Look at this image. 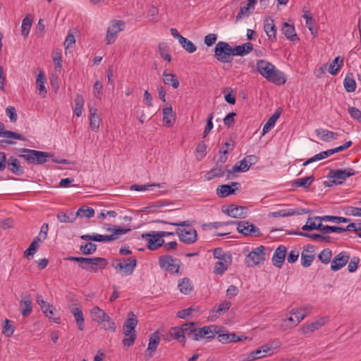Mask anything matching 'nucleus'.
<instances>
[{"label": "nucleus", "mask_w": 361, "mask_h": 361, "mask_svg": "<svg viewBox=\"0 0 361 361\" xmlns=\"http://www.w3.org/2000/svg\"><path fill=\"white\" fill-rule=\"evenodd\" d=\"M164 125L166 127H171L176 121V115L172 106L165 107L162 110Z\"/></svg>", "instance_id": "nucleus-27"}, {"label": "nucleus", "mask_w": 361, "mask_h": 361, "mask_svg": "<svg viewBox=\"0 0 361 361\" xmlns=\"http://www.w3.org/2000/svg\"><path fill=\"white\" fill-rule=\"evenodd\" d=\"M253 49V46L250 42H246L241 45L235 46L233 48L234 56H245L249 54Z\"/></svg>", "instance_id": "nucleus-39"}, {"label": "nucleus", "mask_w": 361, "mask_h": 361, "mask_svg": "<svg viewBox=\"0 0 361 361\" xmlns=\"http://www.w3.org/2000/svg\"><path fill=\"white\" fill-rule=\"evenodd\" d=\"M32 25V20L28 18L25 17L21 25L22 30V35L25 37H27L29 35L30 30Z\"/></svg>", "instance_id": "nucleus-56"}, {"label": "nucleus", "mask_w": 361, "mask_h": 361, "mask_svg": "<svg viewBox=\"0 0 361 361\" xmlns=\"http://www.w3.org/2000/svg\"><path fill=\"white\" fill-rule=\"evenodd\" d=\"M281 30L287 39L293 42L299 39V38L297 37L295 27L293 25H290L289 23L285 22L283 24Z\"/></svg>", "instance_id": "nucleus-31"}, {"label": "nucleus", "mask_w": 361, "mask_h": 361, "mask_svg": "<svg viewBox=\"0 0 361 361\" xmlns=\"http://www.w3.org/2000/svg\"><path fill=\"white\" fill-rule=\"evenodd\" d=\"M227 169V166H226L225 169L224 166L218 165L207 172L204 174V178L206 180H210L216 177H223L225 174V171H226Z\"/></svg>", "instance_id": "nucleus-29"}, {"label": "nucleus", "mask_w": 361, "mask_h": 361, "mask_svg": "<svg viewBox=\"0 0 361 361\" xmlns=\"http://www.w3.org/2000/svg\"><path fill=\"white\" fill-rule=\"evenodd\" d=\"M76 217L78 216H85L88 219L94 216V210L93 208L90 207H82L78 209L77 212L75 213Z\"/></svg>", "instance_id": "nucleus-52"}, {"label": "nucleus", "mask_w": 361, "mask_h": 361, "mask_svg": "<svg viewBox=\"0 0 361 361\" xmlns=\"http://www.w3.org/2000/svg\"><path fill=\"white\" fill-rule=\"evenodd\" d=\"M314 176H310L308 177H305L302 178H298L294 180L293 183V187H302L304 188H307L310 186L312 183L314 181Z\"/></svg>", "instance_id": "nucleus-44"}, {"label": "nucleus", "mask_w": 361, "mask_h": 361, "mask_svg": "<svg viewBox=\"0 0 361 361\" xmlns=\"http://www.w3.org/2000/svg\"><path fill=\"white\" fill-rule=\"evenodd\" d=\"M326 322V319L325 317H322L318 320H316L312 323L308 324L306 326H304L299 331L302 334H307L309 333H312L316 330L320 329L322 326L325 324Z\"/></svg>", "instance_id": "nucleus-22"}, {"label": "nucleus", "mask_w": 361, "mask_h": 361, "mask_svg": "<svg viewBox=\"0 0 361 361\" xmlns=\"http://www.w3.org/2000/svg\"><path fill=\"white\" fill-rule=\"evenodd\" d=\"M106 231H111V235H100L95 234L94 237L95 242H111L117 240L120 235H123L130 231V228H125L121 226H114L113 227H108Z\"/></svg>", "instance_id": "nucleus-8"}, {"label": "nucleus", "mask_w": 361, "mask_h": 361, "mask_svg": "<svg viewBox=\"0 0 361 361\" xmlns=\"http://www.w3.org/2000/svg\"><path fill=\"white\" fill-rule=\"evenodd\" d=\"M111 266L117 272L130 276L137 266V259L135 257L115 259L112 261Z\"/></svg>", "instance_id": "nucleus-6"}, {"label": "nucleus", "mask_w": 361, "mask_h": 361, "mask_svg": "<svg viewBox=\"0 0 361 361\" xmlns=\"http://www.w3.org/2000/svg\"><path fill=\"white\" fill-rule=\"evenodd\" d=\"M91 315L92 319L99 324L104 322L105 318L108 317V314L97 306L91 310Z\"/></svg>", "instance_id": "nucleus-40"}, {"label": "nucleus", "mask_w": 361, "mask_h": 361, "mask_svg": "<svg viewBox=\"0 0 361 361\" xmlns=\"http://www.w3.org/2000/svg\"><path fill=\"white\" fill-rule=\"evenodd\" d=\"M286 255V246L281 245L274 251L272 257L273 264L281 268L284 263V260Z\"/></svg>", "instance_id": "nucleus-19"}, {"label": "nucleus", "mask_w": 361, "mask_h": 361, "mask_svg": "<svg viewBox=\"0 0 361 361\" xmlns=\"http://www.w3.org/2000/svg\"><path fill=\"white\" fill-rule=\"evenodd\" d=\"M6 115L9 117L11 122L15 123L18 119V115L15 107L8 106L6 109Z\"/></svg>", "instance_id": "nucleus-63"}, {"label": "nucleus", "mask_w": 361, "mask_h": 361, "mask_svg": "<svg viewBox=\"0 0 361 361\" xmlns=\"http://www.w3.org/2000/svg\"><path fill=\"white\" fill-rule=\"evenodd\" d=\"M180 260L171 255H161L159 257V267L171 274L178 272Z\"/></svg>", "instance_id": "nucleus-11"}, {"label": "nucleus", "mask_w": 361, "mask_h": 361, "mask_svg": "<svg viewBox=\"0 0 361 361\" xmlns=\"http://www.w3.org/2000/svg\"><path fill=\"white\" fill-rule=\"evenodd\" d=\"M20 309L23 317L29 316L32 312V302L30 295H26L20 302Z\"/></svg>", "instance_id": "nucleus-25"}, {"label": "nucleus", "mask_w": 361, "mask_h": 361, "mask_svg": "<svg viewBox=\"0 0 361 361\" xmlns=\"http://www.w3.org/2000/svg\"><path fill=\"white\" fill-rule=\"evenodd\" d=\"M154 222L178 226V228H176V234L178 236L180 241L185 244L190 245L197 241V231L195 229L190 228L192 224V221L190 220L170 222L164 220L157 219L155 220Z\"/></svg>", "instance_id": "nucleus-2"}, {"label": "nucleus", "mask_w": 361, "mask_h": 361, "mask_svg": "<svg viewBox=\"0 0 361 361\" xmlns=\"http://www.w3.org/2000/svg\"><path fill=\"white\" fill-rule=\"evenodd\" d=\"M46 82V78L42 72H40L36 80L37 89L39 90V94L42 97H45L47 94V90L44 86Z\"/></svg>", "instance_id": "nucleus-42"}, {"label": "nucleus", "mask_w": 361, "mask_h": 361, "mask_svg": "<svg viewBox=\"0 0 361 361\" xmlns=\"http://www.w3.org/2000/svg\"><path fill=\"white\" fill-rule=\"evenodd\" d=\"M218 333V338L219 342L222 343H228L230 342H238L241 340L240 336L236 335L234 333L232 334H219L218 328L216 329Z\"/></svg>", "instance_id": "nucleus-38"}, {"label": "nucleus", "mask_w": 361, "mask_h": 361, "mask_svg": "<svg viewBox=\"0 0 361 361\" xmlns=\"http://www.w3.org/2000/svg\"><path fill=\"white\" fill-rule=\"evenodd\" d=\"M350 256L345 252H341L335 256L331 262V269L333 271H338L348 263Z\"/></svg>", "instance_id": "nucleus-18"}, {"label": "nucleus", "mask_w": 361, "mask_h": 361, "mask_svg": "<svg viewBox=\"0 0 361 361\" xmlns=\"http://www.w3.org/2000/svg\"><path fill=\"white\" fill-rule=\"evenodd\" d=\"M281 114V111L279 109L275 111L274 114L268 119L267 122L264 125L262 134L267 133L275 126V123Z\"/></svg>", "instance_id": "nucleus-32"}, {"label": "nucleus", "mask_w": 361, "mask_h": 361, "mask_svg": "<svg viewBox=\"0 0 361 361\" xmlns=\"http://www.w3.org/2000/svg\"><path fill=\"white\" fill-rule=\"evenodd\" d=\"M14 332V327L10 324V321L7 319H5V324L3 326L2 333L6 336L10 337Z\"/></svg>", "instance_id": "nucleus-61"}, {"label": "nucleus", "mask_w": 361, "mask_h": 361, "mask_svg": "<svg viewBox=\"0 0 361 361\" xmlns=\"http://www.w3.org/2000/svg\"><path fill=\"white\" fill-rule=\"evenodd\" d=\"M90 128L94 131L97 132L99 128L101 118L97 114V109L94 107L90 108Z\"/></svg>", "instance_id": "nucleus-26"}, {"label": "nucleus", "mask_w": 361, "mask_h": 361, "mask_svg": "<svg viewBox=\"0 0 361 361\" xmlns=\"http://www.w3.org/2000/svg\"><path fill=\"white\" fill-rule=\"evenodd\" d=\"M6 164L8 166V169L11 171L13 174L16 176H20L24 173V169L20 165L19 160L11 156L6 160Z\"/></svg>", "instance_id": "nucleus-21"}, {"label": "nucleus", "mask_w": 361, "mask_h": 361, "mask_svg": "<svg viewBox=\"0 0 361 361\" xmlns=\"http://www.w3.org/2000/svg\"><path fill=\"white\" fill-rule=\"evenodd\" d=\"M231 260L227 259V262H225L224 260H220L216 262L214 266V273L216 274H223L224 272L228 269V262H230Z\"/></svg>", "instance_id": "nucleus-55"}, {"label": "nucleus", "mask_w": 361, "mask_h": 361, "mask_svg": "<svg viewBox=\"0 0 361 361\" xmlns=\"http://www.w3.org/2000/svg\"><path fill=\"white\" fill-rule=\"evenodd\" d=\"M142 238L147 242V247L150 250H156L164 245V240L159 236L158 231L142 233Z\"/></svg>", "instance_id": "nucleus-13"}, {"label": "nucleus", "mask_w": 361, "mask_h": 361, "mask_svg": "<svg viewBox=\"0 0 361 361\" xmlns=\"http://www.w3.org/2000/svg\"><path fill=\"white\" fill-rule=\"evenodd\" d=\"M235 221V224H237V230L239 233L245 235L259 236L261 235L259 229L252 224H250L248 221Z\"/></svg>", "instance_id": "nucleus-15"}, {"label": "nucleus", "mask_w": 361, "mask_h": 361, "mask_svg": "<svg viewBox=\"0 0 361 361\" xmlns=\"http://www.w3.org/2000/svg\"><path fill=\"white\" fill-rule=\"evenodd\" d=\"M56 216L58 220L61 223H73L76 219V215L73 212H71L69 214L59 212Z\"/></svg>", "instance_id": "nucleus-49"}, {"label": "nucleus", "mask_w": 361, "mask_h": 361, "mask_svg": "<svg viewBox=\"0 0 361 361\" xmlns=\"http://www.w3.org/2000/svg\"><path fill=\"white\" fill-rule=\"evenodd\" d=\"M217 326L209 325L202 328H196L195 322H188L181 326H176L170 330V336L178 341L183 345L185 343L186 336L194 341H200L202 338L211 340L216 336Z\"/></svg>", "instance_id": "nucleus-1"}, {"label": "nucleus", "mask_w": 361, "mask_h": 361, "mask_svg": "<svg viewBox=\"0 0 361 361\" xmlns=\"http://www.w3.org/2000/svg\"><path fill=\"white\" fill-rule=\"evenodd\" d=\"M159 341L160 338L158 335V332H154L151 335L149 340V344L147 348V350L149 352V358L152 357L154 355L155 351L157 350Z\"/></svg>", "instance_id": "nucleus-36"}, {"label": "nucleus", "mask_w": 361, "mask_h": 361, "mask_svg": "<svg viewBox=\"0 0 361 361\" xmlns=\"http://www.w3.org/2000/svg\"><path fill=\"white\" fill-rule=\"evenodd\" d=\"M309 210L301 209H281L277 212H273L269 214V216L277 218V217H286L293 215H300L302 214L308 213Z\"/></svg>", "instance_id": "nucleus-23"}, {"label": "nucleus", "mask_w": 361, "mask_h": 361, "mask_svg": "<svg viewBox=\"0 0 361 361\" xmlns=\"http://www.w3.org/2000/svg\"><path fill=\"white\" fill-rule=\"evenodd\" d=\"M290 314L294 315L295 317V322L291 323L286 325V328L292 329L298 325L302 320L305 319L307 315L306 310L305 308L301 309H293L290 312Z\"/></svg>", "instance_id": "nucleus-34"}, {"label": "nucleus", "mask_w": 361, "mask_h": 361, "mask_svg": "<svg viewBox=\"0 0 361 361\" xmlns=\"http://www.w3.org/2000/svg\"><path fill=\"white\" fill-rule=\"evenodd\" d=\"M213 255L215 258L219 259V261L224 260L225 262H227L228 260H231V257L230 255H225L222 248L217 247L214 249Z\"/></svg>", "instance_id": "nucleus-58"}, {"label": "nucleus", "mask_w": 361, "mask_h": 361, "mask_svg": "<svg viewBox=\"0 0 361 361\" xmlns=\"http://www.w3.org/2000/svg\"><path fill=\"white\" fill-rule=\"evenodd\" d=\"M293 234L304 236L306 238H311L314 241H325L330 242L331 237L329 235H323L320 234H312L308 233H303L301 231H295L293 233Z\"/></svg>", "instance_id": "nucleus-41"}, {"label": "nucleus", "mask_w": 361, "mask_h": 361, "mask_svg": "<svg viewBox=\"0 0 361 361\" xmlns=\"http://www.w3.org/2000/svg\"><path fill=\"white\" fill-rule=\"evenodd\" d=\"M137 324V319L135 314L133 312H129L128 319L124 323L123 328L125 335V338L122 341L123 345L130 347L133 345L137 337L135 329Z\"/></svg>", "instance_id": "nucleus-5"}, {"label": "nucleus", "mask_w": 361, "mask_h": 361, "mask_svg": "<svg viewBox=\"0 0 361 361\" xmlns=\"http://www.w3.org/2000/svg\"><path fill=\"white\" fill-rule=\"evenodd\" d=\"M264 30L267 37L272 42L276 40V27L274 20L271 18H266L264 23Z\"/></svg>", "instance_id": "nucleus-20"}, {"label": "nucleus", "mask_w": 361, "mask_h": 361, "mask_svg": "<svg viewBox=\"0 0 361 361\" xmlns=\"http://www.w3.org/2000/svg\"><path fill=\"white\" fill-rule=\"evenodd\" d=\"M179 43L185 51L190 54L194 53L197 49L196 46L191 41L184 37L180 38Z\"/></svg>", "instance_id": "nucleus-50"}, {"label": "nucleus", "mask_w": 361, "mask_h": 361, "mask_svg": "<svg viewBox=\"0 0 361 361\" xmlns=\"http://www.w3.org/2000/svg\"><path fill=\"white\" fill-rule=\"evenodd\" d=\"M264 247L259 246L253 249L245 257V264L248 267H252L259 264L265 259Z\"/></svg>", "instance_id": "nucleus-12"}, {"label": "nucleus", "mask_w": 361, "mask_h": 361, "mask_svg": "<svg viewBox=\"0 0 361 361\" xmlns=\"http://www.w3.org/2000/svg\"><path fill=\"white\" fill-rule=\"evenodd\" d=\"M238 185H240V183L237 182H232L231 185L227 184L219 185L216 188V195L221 198H224L235 193V189L233 188L232 186Z\"/></svg>", "instance_id": "nucleus-24"}, {"label": "nucleus", "mask_w": 361, "mask_h": 361, "mask_svg": "<svg viewBox=\"0 0 361 361\" xmlns=\"http://www.w3.org/2000/svg\"><path fill=\"white\" fill-rule=\"evenodd\" d=\"M97 250V245L89 242L85 243H82L80 247V250L84 255H91L93 254Z\"/></svg>", "instance_id": "nucleus-51"}, {"label": "nucleus", "mask_w": 361, "mask_h": 361, "mask_svg": "<svg viewBox=\"0 0 361 361\" xmlns=\"http://www.w3.org/2000/svg\"><path fill=\"white\" fill-rule=\"evenodd\" d=\"M250 165H249L247 159L245 157L240 161L237 162L232 168L231 170L227 169L226 172L228 173H232L235 172H245L249 170Z\"/></svg>", "instance_id": "nucleus-37"}, {"label": "nucleus", "mask_w": 361, "mask_h": 361, "mask_svg": "<svg viewBox=\"0 0 361 361\" xmlns=\"http://www.w3.org/2000/svg\"><path fill=\"white\" fill-rule=\"evenodd\" d=\"M256 68L263 77L271 82L280 85H283L286 81L284 73L277 70L271 63L266 60H258Z\"/></svg>", "instance_id": "nucleus-3"}, {"label": "nucleus", "mask_w": 361, "mask_h": 361, "mask_svg": "<svg viewBox=\"0 0 361 361\" xmlns=\"http://www.w3.org/2000/svg\"><path fill=\"white\" fill-rule=\"evenodd\" d=\"M346 215H352L354 216H361V208L348 206L344 209Z\"/></svg>", "instance_id": "nucleus-62"}, {"label": "nucleus", "mask_w": 361, "mask_h": 361, "mask_svg": "<svg viewBox=\"0 0 361 361\" xmlns=\"http://www.w3.org/2000/svg\"><path fill=\"white\" fill-rule=\"evenodd\" d=\"M83 269L90 272H97L99 269H104L108 264L106 259L103 257L86 258Z\"/></svg>", "instance_id": "nucleus-14"}, {"label": "nucleus", "mask_w": 361, "mask_h": 361, "mask_svg": "<svg viewBox=\"0 0 361 361\" xmlns=\"http://www.w3.org/2000/svg\"><path fill=\"white\" fill-rule=\"evenodd\" d=\"M348 114L352 118L361 121V111L356 107H349L348 109Z\"/></svg>", "instance_id": "nucleus-64"}, {"label": "nucleus", "mask_w": 361, "mask_h": 361, "mask_svg": "<svg viewBox=\"0 0 361 361\" xmlns=\"http://www.w3.org/2000/svg\"><path fill=\"white\" fill-rule=\"evenodd\" d=\"M314 247L307 245L301 253V264L304 267H310L314 259Z\"/></svg>", "instance_id": "nucleus-17"}, {"label": "nucleus", "mask_w": 361, "mask_h": 361, "mask_svg": "<svg viewBox=\"0 0 361 361\" xmlns=\"http://www.w3.org/2000/svg\"><path fill=\"white\" fill-rule=\"evenodd\" d=\"M163 82L165 85H171L174 89L178 88L180 85L177 76L175 74L167 73L166 70L163 72Z\"/></svg>", "instance_id": "nucleus-35"}, {"label": "nucleus", "mask_w": 361, "mask_h": 361, "mask_svg": "<svg viewBox=\"0 0 361 361\" xmlns=\"http://www.w3.org/2000/svg\"><path fill=\"white\" fill-rule=\"evenodd\" d=\"M159 53L161 56L168 62L171 61V56L169 54V47L165 42H160L158 45Z\"/></svg>", "instance_id": "nucleus-48"}, {"label": "nucleus", "mask_w": 361, "mask_h": 361, "mask_svg": "<svg viewBox=\"0 0 361 361\" xmlns=\"http://www.w3.org/2000/svg\"><path fill=\"white\" fill-rule=\"evenodd\" d=\"M0 137L14 138L15 140H19L23 141L26 140L25 137L22 134L11 130H6L5 126L1 121H0Z\"/></svg>", "instance_id": "nucleus-28"}, {"label": "nucleus", "mask_w": 361, "mask_h": 361, "mask_svg": "<svg viewBox=\"0 0 361 361\" xmlns=\"http://www.w3.org/2000/svg\"><path fill=\"white\" fill-rule=\"evenodd\" d=\"M332 252L329 248L324 249L318 255L319 259L324 264H328L331 258Z\"/></svg>", "instance_id": "nucleus-57"}, {"label": "nucleus", "mask_w": 361, "mask_h": 361, "mask_svg": "<svg viewBox=\"0 0 361 361\" xmlns=\"http://www.w3.org/2000/svg\"><path fill=\"white\" fill-rule=\"evenodd\" d=\"M178 287L179 290L185 295L189 294L192 290V283L188 278H183L180 281Z\"/></svg>", "instance_id": "nucleus-43"}, {"label": "nucleus", "mask_w": 361, "mask_h": 361, "mask_svg": "<svg viewBox=\"0 0 361 361\" xmlns=\"http://www.w3.org/2000/svg\"><path fill=\"white\" fill-rule=\"evenodd\" d=\"M36 300L44 313H47L48 310L51 309L52 305L44 301L42 295H38Z\"/></svg>", "instance_id": "nucleus-60"}, {"label": "nucleus", "mask_w": 361, "mask_h": 361, "mask_svg": "<svg viewBox=\"0 0 361 361\" xmlns=\"http://www.w3.org/2000/svg\"><path fill=\"white\" fill-rule=\"evenodd\" d=\"M70 311L75 317L78 329L82 331L85 328V324L82 310L78 307H72Z\"/></svg>", "instance_id": "nucleus-33"}, {"label": "nucleus", "mask_w": 361, "mask_h": 361, "mask_svg": "<svg viewBox=\"0 0 361 361\" xmlns=\"http://www.w3.org/2000/svg\"><path fill=\"white\" fill-rule=\"evenodd\" d=\"M317 136H320L321 139L324 142H330L331 140H337L338 134L326 129L319 128L315 130Z\"/></svg>", "instance_id": "nucleus-30"}, {"label": "nucleus", "mask_w": 361, "mask_h": 361, "mask_svg": "<svg viewBox=\"0 0 361 361\" xmlns=\"http://www.w3.org/2000/svg\"><path fill=\"white\" fill-rule=\"evenodd\" d=\"M231 307V302L230 301L225 300L220 303L217 308L214 307L212 310V313H216V314H221V313H225L226 312L230 307Z\"/></svg>", "instance_id": "nucleus-54"}, {"label": "nucleus", "mask_w": 361, "mask_h": 361, "mask_svg": "<svg viewBox=\"0 0 361 361\" xmlns=\"http://www.w3.org/2000/svg\"><path fill=\"white\" fill-rule=\"evenodd\" d=\"M126 27V24L122 20H113L109 23V25L106 30V41L107 44H113L117 37L118 34L123 30Z\"/></svg>", "instance_id": "nucleus-9"}, {"label": "nucleus", "mask_w": 361, "mask_h": 361, "mask_svg": "<svg viewBox=\"0 0 361 361\" xmlns=\"http://www.w3.org/2000/svg\"><path fill=\"white\" fill-rule=\"evenodd\" d=\"M75 107H74V114L76 116L80 117L82 115L83 106H84V99L81 94H76L75 99Z\"/></svg>", "instance_id": "nucleus-46"}, {"label": "nucleus", "mask_w": 361, "mask_h": 361, "mask_svg": "<svg viewBox=\"0 0 361 361\" xmlns=\"http://www.w3.org/2000/svg\"><path fill=\"white\" fill-rule=\"evenodd\" d=\"M343 85L347 92H353L356 88V82L355 80L348 75H347L344 79Z\"/></svg>", "instance_id": "nucleus-53"}, {"label": "nucleus", "mask_w": 361, "mask_h": 361, "mask_svg": "<svg viewBox=\"0 0 361 361\" xmlns=\"http://www.w3.org/2000/svg\"><path fill=\"white\" fill-rule=\"evenodd\" d=\"M343 63V58L341 56L336 57L334 61L330 63L329 72L330 74L335 75L337 74Z\"/></svg>", "instance_id": "nucleus-45"}, {"label": "nucleus", "mask_w": 361, "mask_h": 361, "mask_svg": "<svg viewBox=\"0 0 361 361\" xmlns=\"http://www.w3.org/2000/svg\"><path fill=\"white\" fill-rule=\"evenodd\" d=\"M19 151L23 154H20V158L24 159L27 164L40 165L47 162L48 158H52V161L58 163L60 159L53 158L54 155L50 152L37 151L27 148H21Z\"/></svg>", "instance_id": "nucleus-4"}, {"label": "nucleus", "mask_w": 361, "mask_h": 361, "mask_svg": "<svg viewBox=\"0 0 361 361\" xmlns=\"http://www.w3.org/2000/svg\"><path fill=\"white\" fill-rule=\"evenodd\" d=\"M223 213L233 218L243 219L247 216V208L235 204H230L228 207H222Z\"/></svg>", "instance_id": "nucleus-16"}, {"label": "nucleus", "mask_w": 361, "mask_h": 361, "mask_svg": "<svg viewBox=\"0 0 361 361\" xmlns=\"http://www.w3.org/2000/svg\"><path fill=\"white\" fill-rule=\"evenodd\" d=\"M105 330H109L114 332L116 331V325L114 320L108 315L107 318H105L104 322L100 324Z\"/></svg>", "instance_id": "nucleus-59"}, {"label": "nucleus", "mask_w": 361, "mask_h": 361, "mask_svg": "<svg viewBox=\"0 0 361 361\" xmlns=\"http://www.w3.org/2000/svg\"><path fill=\"white\" fill-rule=\"evenodd\" d=\"M319 227L320 228L319 231L323 234H327L330 233H341L344 232L343 228L342 227L328 225L325 226L321 223L319 224Z\"/></svg>", "instance_id": "nucleus-47"}, {"label": "nucleus", "mask_w": 361, "mask_h": 361, "mask_svg": "<svg viewBox=\"0 0 361 361\" xmlns=\"http://www.w3.org/2000/svg\"><path fill=\"white\" fill-rule=\"evenodd\" d=\"M234 56L233 48L228 43L219 42L214 48V57L221 63H231Z\"/></svg>", "instance_id": "nucleus-7"}, {"label": "nucleus", "mask_w": 361, "mask_h": 361, "mask_svg": "<svg viewBox=\"0 0 361 361\" xmlns=\"http://www.w3.org/2000/svg\"><path fill=\"white\" fill-rule=\"evenodd\" d=\"M355 171L352 168L344 169H330L328 174L329 178H334L332 183L335 185L343 184L347 178L354 176Z\"/></svg>", "instance_id": "nucleus-10"}]
</instances>
